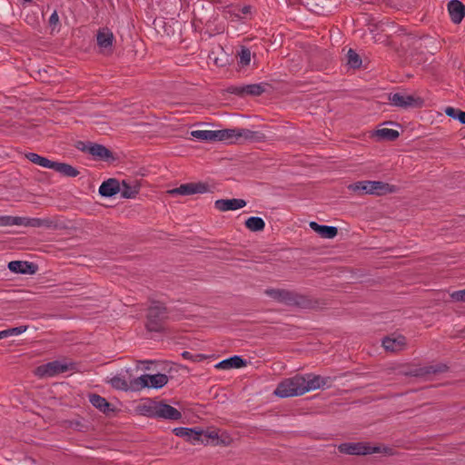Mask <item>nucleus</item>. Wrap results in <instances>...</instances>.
I'll return each instance as SVG.
<instances>
[{
    "mask_svg": "<svg viewBox=\"0 0 465 465\" xmlns=\"http://www.w3.org/2000/svg\"><path fill=\"white\" fill-rule=\"evenodd\" d=\"M382 346L387 351L397 352L402 351L406 346V338L402 335L396 338L385 337L382 340Z\"/></svg>",
    "mask_w": 465,
    "mask_h": 465,
    "instance_id": "22",
    "label": "nucleus"
},
{
    "mask_svg": "<svg viewBox=\"0 0 465 465\" xmlns=\"http://www.w3.org/2000/svg\"><path fill=\"white\" fill-rule=\"evenodd\" d=\"M25 157L27 160L32 162L35 164L42 166L44 168L53 169L54 161H51L45 157H43L35 153H25Z\"/></svg>",
    "mask_w": 465,
    "mask_h": 465,
    "instance_id": "27",
    "label": "nucleus"
},
{
    "mask_svg": "<svg viewBox=\"0 0 465 465\" xmlns=\"http://www.w3.org/2000/svg\"><path fill=\"white\" fill-rule=\"evenodd\" d=\"M14 273L34 274L37 271V265L26 261H12L7 265Z\"/></svg>",
    "mask_w": 465,
    "mask_h": 465,
    "instance_id": "19",
    "label": "nucleus"
},
{
    "mask_svg": "<svg viewBox=\"0 0 465 465\" xmlns=\"http://www.w3.org/2000/svg\"><path fill=\"white\" fill-rule=\"evenodd\" d=\"M168 309L160 302H153L146 313L145 328L148 331L163 332L168 320Z\"/></svg>",
    "mask_w": 465,
    "mask_h": 465,
    "instance_id": "3",
    "label": "nucleus"
},
{
    "mask_svg": "<svg viewBox=\"0 0 465 465\" xmlns=\"http://www.w3.org/2000/svg\"><path fill=\"white\" fill-rule=\"evenodd\" d=\"M12 225H24L34 228H54L56 227L55 223L49 219H41V218H25V217H18V216H4V226H12Z\"/></svg>",
    "mask_w": 465,
    "mask_h": 465,
    "instance_id": "9",
    "label": "nucleus"
},
{
    "mask_svg": "<svg viewBox=\"0 0 465 465\" xmlns=\"http://www.w3.org/2000/svg\"><path fill=\"white\" fill-rule=\"evenodd\" d=\"M53 170L65 177H76L79 174V171L76 168L65 163L54 162Z\"/></svg>",
    "mask_w": 465,
    "mask_h": 465,
    "instance_id": "26",
    "label": "nucleus"
},
{
    "mask_svg": "<svg viewBox=\"0 0 465 465\" xmlns=\"http://www.w3.org/2000/svg\"><path fill=\"white\" fill-rule=\"evenodd\" d=\"M155 408V403L153 405H151V406H143L141 411L143 412V414L148 416V417H154L156 418V415H153V413L154 412L153 410Z\"/></svg>",
    "mask_w": 465,
    "mask_h": 465,
    "instance_id": "42",
    "label": "nucleus"
},
{
    "mask_svg": "<svg viewBox=\"0 0 465 465\" xmlns=\"http://www.w3.org/2000/svg\"><path fill=\"white\" fill-rule=\"evenodd\" d=\"M304 376L296 375L285 379L280 382L274 391V394L280 398H288L304 394Z\"/></svg>",
    "mask_w": 465,
    "mask_h": 465,
    "instance_id": "7",
    "label": "nucleus"
},
{
    "mask_svg": "<svg viewBox=\"0 0 465 465\" xmlns=\"http://www.w3.org/2000/svg\"><path fill=\"white\" fill-rule=\"evenodd\" d=\"M182 356H183V358H184L186 360L193 361V354H192L190 351H183L182 353Z\"/></svg>",
    "mask_w": 465,
    "mask_h": 465,
    "instance_id": "45",
    "label": "nucleus"
},
{
    "mask_svg": "<svg viewBox=\"0 0 465 465\" xmlns=\"http://www.w3.org/2000/svg\"><path fill=\"white\" fill-rule=\"evenodd\" d=\"M121 185L117 179L110 178L104 181L99 187V193L103 197H112L120 193Z\"/></svg>",
    "mask_w": 465,
    "mask_h": 465,
    "instance_id": "21",
    "label": "nucleus"
},
{
    "mask_svg": "<svg viewBox=\"0 0 465 465\" xmlns=\"http://www.w3.org/2000/svg\"><path fill=\"white\" fill-rule=\"evenodd\" d=\"M448 11L454 24H460L465 16V5L459 0H450L448 3Z\"/></svg>",
    "mask_w": 465,
    "mask_h": 465,
    "instance_id": "20",
    "label": "nucleus"
},
{
    "mask_svg": "<svg viewBox=\"0 0 465 465\" xmlns=\"http://www.w3.org/2000/svg\"><path fill=\"white\" fill-rule=\"evenodd\" d=\"M349 190L375 195H384L396 192V187L381 181H360L349 185Z\"/></svg>",
    "mask_w": 465,
    "mask_h": 465,
    "instance_id": "6",
    "label": "nucleus"
},
{
    "mask_svg": "<svg viewBox=\"0 0 465 465\" xmlns=\"http://www.w3.org/2000/svg\"><path fill=\"white\" fill-rule=\"evenodd\" d=\"M411 42V45L416 50V53L411 54V63L420 64L428 61L427 54H434L438 50L437 40L430 36H423L420 38L411 37L407 38Z\"/></svg>",
    "mask_w": 465,
    "mask_h": 465,
    "instance_id": "5",
    "label": "nucleus"
},
{
    "mask_svg": "<svg viewBox=\"0 0 465 465\" xmlns=\"http://www.w3.org/2000/svg\"><path fill=\"white\" fill-rule=\"evenodd\" d=\"M206 192H208V184L204 183H183L177 188L168 191L171 195H192L195 193H204Z\"/></svg>",
    "mask_w": 465,
    "mask_h": 465,
    "instance_id": "14",
    "label": "nucleus"
},
{
    "mask_svg": "<svg viewBox=\"0 0 465 465\" xmlns=\"http://www.w3.org/2000/svg\"><path fill=\"white\" fill-rule=\"evenodd\" d=\"M264 293L274 301L288 306L308 308L311 301L304 295L285 289H266Z\"/></svg>",
    "mask_w": 465,
    "mask_h": 465,
    "instance_id": "4",
    "label": "nucleus"
},
{
    "mask_svg": "<svg viewBox=\"0 0 465 465\" xmlns=\"http://www.w3.org/2000/svg\"><path fill=\"white\" fill-rule=\"evenodd\" d=\"M374 135L378 141H395L400 134L397 130L381 128L375 131Z\"/></svg>",
    "mask_w": 465,
    "mask_h": 465,
    "instance_id": "28",
    "label": "nucleus"
},
{
    "mask_svg": "<svg viewBox=\"0 0 465 465\" xmlns=\"http://www.w3.org/2000/svg\"><path fill=\"white\" fill-rule=\"evenodd\" d=\"M246 361L243 360L241 356L234 355L228 359H225L215 365L217 369L223 370H230V369H238L246 366Z\"/></svg>",
    "mask_w": 465,
    "mask_h": 465,
    "instance_id": "24",
    "label": "nucleus"
},
{
    "mask_svg": "<svg viewBox=\"0 0 465 465\" xmlns=\"http://www.w3.org/2000/svg\"><path fill=\"white\" fill-rule=\"evenodd\" d=\"M445 114L453 119L459 120L460 124H465V112L453 107H447Z\"/></svg>",
    "mask_w": 465,
    "mask_h": 465,
    "instance_id": "37",
    "label": "nucleus"
},
{
    "mask_svg": "<svg viewBox=\"0 0 465 465\" xmlns=\"http://www.w3.org/2000/svg\"><path fill=\"white\" fill-rule=\"evenodd\" d=\"M266 84H252L247 85H232L227 88V92L240 97L258 96L265 92Z\"/></svg>",
    "mask_w": 465,
    "mask_h": 465,
    "instance_id": "13",
    "label": "nucleus"
},
{
    "mask_svg": "<svg viewBox=\"0 0 465 465\" xmlns=\"http://www.w3.org/2000/svg\"><path fill=\"white\" fill-rule=\"evenodd\" d=\"M243 199H219L214 202V207L220 212L235 211L246 206Z\"/></svg>",
    "mask_w": 465,
    "mask_h": 465,
    "instance_id": "17",
    "label": "nucleus"
},
{
    "mask_svg": "<svg viewBox=\"0 0 465 465\" xmlns=\"http://www.w3.org/2000/svg\"><path fill=\"white\" fill-rule=\"evenodd\" d=\"M239 57H240V64L242 66L249 65V64L251 62V51L248 48L242 46L241 49V52L239 53Z\"/></svg>",
    "mask_w": 465,
    "mask_h": 465,
    "instance_id": "39",
    "label": "nucleus"
},
{
    "mask_svg": "<svg viewBox=\"0 0 465 465\" xmlns=\"http://www.w3.org/2000/svg\"><path fill=\"white\" fill-rule=\"evenodd\" d=\"M192 136L202 141H215V131L196 130L191 133Z\"/></svg>",
    "mask_w": 465,
    "mask_h": 465,
    "instance_id": "35",
    "label": "nucleus"
},
{
    "mask_svg": "<svg viewBox=\"0 0 465 465\" xmlns=\"http://www.w3.org/2000/svg\"><path fill=\"white\" fill-rule=\"evenodd\" d=\"M389 101L391 105L404 109L418 108L423 104V100L420 97L401 93L390 94Z\"/></svg>",
    "mask_w": 465,
    "mask_h": 465,
    "instance_id": "11",
    "label": "nucleus"
},
{
    "mask_svg": "<svg viewBox=\"0 0 465 465\" xmlns=\"http://www.w3.org/2000/svg\"><path fill=\"white\" fill-rule=\"evenodd\" d=\"M114 40V34L107 27L100 28L97 31L96 41L103 52L111 51Z\"/></svg>",
    "mask_w": 465,
    "mask_h": 465,
    "instance_id": "18",
    "label": "nucleus"
},
{
    "mask_svg": "<svg viewBox=\"0 0 465 465\" xmlns=\"http://www.w3.org/2000/svg\"><path fill=\"white\" fill-rule=\"evenodd\" d=\"M153 411V415H156V418H163L172 420H178L182 418V413L177 409L163 402H155Z\"/></svg>",
    "mask_w": 465,
    "mask_h": 465,
    "instance_id": "16",
    "label": "nucleus"
},
{
    "mask_svg": "<svg viewBox=\"0 0 465 465\" xmlns=\"http://www.w3.org/2000/svg\"><path fill=\"white\" fill-rule=\"evenodd\" d=\"M339 450L341 453L350 455H366L371 453H377L380 451L379 447H372L363 442H351V443H341L339 446Z\"/></svg>",
    "mask_w": 465,
    "mask_h": 465,
    "instance_id": "12",
    "label": "nucleus"
},
{
    "mask_svg": "<svg viewBox=\"0 0 465 465\" xmlns=\"http://www.w3.org/2000/svg\"><path fill=\"white\" fill-rule=\"evenodd\" d=\"M0 225L4 226V216H0Z\"/></svg>",
    "mask_w": 465,
    "mask_h": 465,
    "instance_id": "48",
    "label": "nucleus"
},
{
    "mask_svg": "<svg viewBox=\"0 0 465 465\" xmlns=\"http://www.w3.org/2000/svg\"><path fill=\"white\" fill-rule=\"evenodd\" d=\"M168 380L169 379L167 375L163 373L150 375V387L154 389H161L167 384Z\"/></svg>",
    "mask_w": 465,
    "mask_h": 465,
    "instance_id": "33",
    "label": "nucleus"
},
{
    "mask_svg": "<svg viewBox=\"0 0 465 465\" xmlns=\"http://www.w3.org/2000/svg\"><path fill=\"white\" fill-rule=\"evenodd\" d=\"M416 0H389V4L397 8H410Z\"/></svg>",
    "mask_w": 465,
    "mask_h": 465,
    "instance_id": "40",
    "label": "nucleus"
},
{
    "mask_svg": "<svg viewBox=\"0 0 465 465\" xmlns=\"http://www.w3.org/2000/svg\"><path fill=\"white\" fill-rule=\"evenodd\" d=\"M150 374H143L131 380V391H136L150 387Z\"/></svg>",
    "mask_w": 465,
    "mask_h": 465,
    "instance_id": "32",
    "label": "nucleus"
},
{
    "mask_svg": "<svg viewBox=\"0 0 465 465\" xmlns=\"http://www.w3.org/2000/svg\"><path fill=\"white\" fill-rule=\"evenodd\" d=\"M122 186L123 188H121L120 192L123 198L133 199L139 193L140 186L138 183L131 185L125 181H123Z\"/></svg>",
    "mask_w": 465,
    "mask_h": 465,
    "instance_id": "29",
    "label": "nucleus"
},
{
    "mask_svg": "<svg viewBox=\"0 0 465 465\" xmlns=\"http://www.w3.org/2000/svg\"><path fill=\"white\" fill-rule=\"evenodd\" d=\"M347 64L354 69L361 65V59L353 49H349L347 53Z\"/></svg>",
    "mask_w": 465,
    "mask_h": 465,
    "instance_id": "36",
    "label": "nucleus"
},
{
    "mask_svg": "<svg viewBox=\"0 0 465 465\" xmlns=\"http://www.w3.org/2000/svg\"><path fill=\"white\" fill-rule=\"evenodd\" d=\"M110 383L113 388L121 391H131V381L128 382L125 379L120 376H114L111 379Z\"/></svg>",
    "mask_w": 465,
    "mask_h": 465,
    "instance_id": "34",
    "label": "nucleus"
},
{
    "mask_svg": "<svg viewBox=\"0 0 465 465\" xmlns=\"http://www.w3.org/2000/svg\"><path fill=\"white\" fill-rule=\"evenodd\" d=\"M447 370L448 366L446 364L438 363L435 365H429L419 369V371H417V375L423 376L428 374L442 373L445 372Z\"/></svg>",
    "mask_w": 465,
    "mask_h": 465,
    "instance_id": "30",
    "label": "nucleus"
},
{
    "mask_svg": "<svg viewBox=\"0 0 465 465\" xmlns=\"http://www.w3.org/2000/svg\"><path fill=\"white\" fill-rule=\"evenodd\" d=\"M215 141H224L228 143H242L243 142H262L265 135L260 132L245 128H227L215 130Z\"/></svg>",
    "mask_w": 465,
    "mask_h": 465,
    "instance_id": "2",
    "label": "nucleus"
},
{
    "mask_svg": "<svg viewBox=\"0 0 465 465\" xmlns=\"http://www.w3.org/2000/svg\"><path fill=\"white\" fill-rule=\"evenodd\" d=\"M27 330V326L22 325L18 327L10 328L0 331V340L11 335H19Z\"/></svg>",
    "mask_w": 465,
    "mask_h": 465,
    "instance_id": "38",
    "label": "nucleus"
},
{
    "mask_svg": "<svg viewBox=\"0 0 465 465\" xmlns=\"http://www.w3.org/2000/svg\"><path fill=\"white\" fill-rule=\"evenodd\" d=\"M450 298L455 302H465V289L451 292Z\"/></svg>",
    "mask_w": 465,
    "mask_h": 465,
    "instance_id": "41",
    "label": "nucleus"
},
{
    "mask_svg": "<svg viewBox=\"0 0 465 465\" xmlns=\"http://www.w3.org/2000/svg\"><path fill=\"white\" fill-rule=\"evenodd\" d=\"M244 224L251 232H262L265 228L264 221L261 217L256 216L249 217Z\"/></svg>",
    "mask_w": 465,
    "mask_h": 465,
    "instance_id": "31",
    "label": "nucleus"
},
{
    "mask_svg": "<svg viewBox=\"0 0 465 465\" xmlns=\"http://www.w3.org/2000/svg\"><path fill=\"white\" fill-rule=\"evenodd\" d=\"M71 426L73 428L77 429L78 430H82V428H83V425H82L81 421H79V420L71 421Z\"/></svg>",
    "mask_w": 465,
    "mask_h": 465,
    "instance_id": "44",
    "label": "nucleus"
},
{
    "mask_svg": "<svg viewBox=\"0 0 465 465\" xmlns=\"http://www.w3.org/2000/svg\"><path fill=\"white\" fill-rule=\"evenodd\" d=\"M173 433L181 438H184L187 441L192 444H209L213 445H228L230 442L229 437L225 439L219 438L218 432L215 430H195L185 427H178L173 429Z\"/></svg>",
    "mask_w": 465,
    "mask_h": 465,
    "instance_id": "1",
    "label": "nucleus"
},
{
    "mask_svg": "<svg viewBox=\"0 0 465 465\" xmlns=\"http://www.w3.org/2000/svg\"><path fill=\"white\" fill-rule=\"evenodd\" d=\"M331 379L330 377H322L320 375L307 374L304 377L303 390L304 393L317 389L330 388Z\"/></svg>",
    "mask_w": 465,
    "mask_h": 465,
    "instance_id": "15",
    "label": "nucleus"
},
{
    "mask_svg": "<svg viewBox=\"0 0 465 465\" xmlns=\"http://www.w3.org/2000/svg\"><path fill=\"white\" fill-rule=\"evenodd\" d=\"M58 23H59V16H58L57 12L54 11L49 18V25L54 28L58 25Z\"/></svg>",
    "mask_w": 465,
    "mask_h": 465,
    "instance_id": "43",
    "label": "nucleus"
},
{
    "mask_svg": "<svg viewBox=\"0 0 465 465\" xmlns=\"http://www.w3.org/2000/svg\"><path fill=\"white\" fill-rule=\"evenodd\" d=\"M310 227L322 238L332 239L338 234V229L334 226L322 225L316 222H311Z\"/></svg>",
    "mask_w": 465,
    "mask_h": 465,
    "instance_id": "25",
    "label": "nucleus"
},
{
    "mask_svg": "<svg viewBox=\"0 0 465 465\" xmlns=\"http://www.w3.org/2000/svg\"><path fill=\"white\" fill-rule=\"evenodd\" d=\"M72 369V363L67 364L59 361H54L38 366L35 371V374L39 378L54 377Z\"/></svg>",
    "mask_w": 465,
    "mask_h": 465,
    "instance_id": "10",
    "label": "nucleus"
},
{
    "mask_svg": "<svg viewBox=\"0 0 465 465\" xmlns=\"http://www.w3.org/2000/svg\"><path fill=\"white\" fill-rule=\"evenodd\" d=\"M89 401L92 403L94 407H95L96 409H98L100 411L106 415H109L111 412L114 411V410L111 408V404L106 401V399L98 394H90Z\"/></svg>",
    "mask_w": 465,
    "mask_h": 465,
    "instance_id": "23",
    "label": "nucleus"
},
{
    "mask_svg": "<svg viewBox=\"0 0 465 465\" xmlns=\"http://www.w3.org/2000/svg\"><path fill=\"white\" fill-rule=\"evenodd\" d=\"M203 359H205L204 355H203V354H195V355H193V361H201Z\"/></svg>",
    "mask_w": 465,
    "mask_h": 465,
    "instance_id": "47",
    "label": "nucleus"
},
{
    "mask_svg": "<svg viewBox=\"0 0 465 465\" xmlns=\"http://www.w3.org/2000/svg\"><path fill=\"white\" fill-rule=\"evenodd\" d=\"M252 7L250 5H245L241 9L242 14L248 15L251 13Z\"/></svg>",
    "mask_w": 465,
    "mask_h": 465,
    "instance_id": "46",
    "label": "nucleus"
},
{
    "mask_svg": "<svg viewBox=\"0 0 465 465\" xmlns=\"http://www.w3.org/2000/svg\"><path fill=\"white\" fill-rule=\"evenodd\" d=\"M76 148L81 152L91 154L97 160L114 162L116 159L114 153L103 144L79 141L76 144Z\"/></svg>",
    "mask_w": 465,
    "mask_h": 465,
    "instance_id": "8",
    "label": "nucleus"
}]
</instances>
